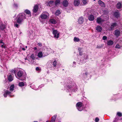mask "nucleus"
<instances>
[{"instance_id": "obj_49", "label": "nucleus", "mask_w": 122, "mask_h": 122, "mask_svg": "<svg viewBox=\"0 0 122 122\" xmlns=\"http://www.w3.org/2000/svg\"><path fill=\"white\" fill-rule=\"evenodd\" d=\"M85 74L86 76H87L88 74V73L87 72H86Z\"/></svg>"}, {"instance_id": "obj_19", "label": "nucleus", "mask_w": 122, "mask_h": 122, "mask_svg": "<svg viewBox=\"0 0 122 122\" xmlns=\"http://www.w3.org/2000/svg\"><path fill=\"white\" fill-rule=\"evenodd\" d=\"M98 3L102 7H105V4L101 0H99Z\"/></svg>"}, {"instance_id": "obj_34", "label": "nucleus", "mask_w": 122, "mask_h": 122, "mask_svg": "<svg viewBox=\"0 0 122 122\" xmlns=\"http://www.w3.org/2000/svg\"><path fill=\"white\" fill-rule=\"evenodd\" d=\"M118 119V118L117 117H116L115 118L113 122H117Z\"/></svg>"}, {"instance_id": "obj_58", "label": "nucleus", "mask_w": 122, "mask_h": 122, "mask_svg": "<svg viewBox=\"0 0 122 122\" xmlns=\"http://www.w3.org/2000/svg\"><path fill=\"white\" fill-rule=\"evenodd\" d=\"M94 1H95L96 0H93Z\"/></svg>"}, {"instance_id": "obj_42", "label": "nucleus", "mask_w": 122, "mask_h": 122, "mask_svg": "<svg viewBox=\"0 0 122 122\" xmlns=\"http://www.w3.org/2000/svg\"><path fill=\"white\" fill-rule=\"evenodd\" d=\"M107 37L106 36H104L102 37V39L103 40H107Z\"/></svg>"}, {"instance_id": "obj_21", "label": "nucleus", "mask_w": 122, "mask_h": 122, "mask_svg": "<svg viewBox=\"0 0 122 122\" xmlns=\"http://www.w3.org/2000/svg\"><path fill=\"white\" fill-rule=\"evenodd\" d=\"M57 117L56 115H54L51 117V122H55V120Z\"/></svg>"}, {"instance_id": "obj_16", "label": "nucleus", "mask_w": 122, "mask_h": 122, "mask_svg": "<svg viewBox=\"0 0 122 122\" xmlns=\"http://www.w3.org/2000/svg\"><path fill=\"white\" fill-rule=\"evenodd\" d=\"M120 14L119 12H115L114 13V15L116 18H118Z\"/></svg>"}, {"instance_id": "obj_10", "label": "nucleus", "mask_w": 122, "mask_h": 122, "mask_svg": "<svg viewBox=\"0 0 122 122\" xmlns=\"http://www.w3.org/2000/svg\"><path fill=\"white\" fill-rule=\"evenodd\" d=\"M96 30L97 32H100L102 31V28L99 25H97L96 28Z\"/></svg>"}, {"instance_id": "obj_26", "label": "nucleus", "mask_w": 122, "mask_h": 122, "mask_svg": "<svg viewBox=\"0 0 122 122\" xmlns=\"http://www.w3.org/2000/svg\"><path fill=\"white\" fill-rule=\"evenodd\" d=\"M81 49L82 48H78V49L79 52V55L81 56L82 54V52L81 51Z\"/></svg>"}, {"instance_id": "obj_18", "label": "nucleus", "mask_w": 122, "mask_h": 122, "mask_svg": "<svg viewBox=\"0 0 122 122\" xmlns=\"http://www.w3.org/2000/svg\"><path fill=\"white\" fill-rule=\"evenodd\" d=\"M107 45L109 46H112L113 44V42L111 40L107 41Z\"/></svg>"}, {"instance_id": "obj_43", "label": "nucleus", "mask_w": 122, "mask_h": 122, "mask_svg": "<svg viewBox=\"0 0 122 122\" xmlns=\"http://www.w3.org/2000/svg\"><path fill=\"white\" fill-rule=\"evenodd\" d=\"M99 120V119L98 117H97L95 119V121L96 122H98Z\"/></svg>"}, {"instance_id": "obj_2", "label": "nucleus", "mask_w": 122, "mask_h": 122, "mask_svg": "<svg viewBox=\"0 0 122 122\" xmlns=\"http://www.w3.org/2000/svg\"><path fill=\"white\" fill-rule=\"evenodd\" d=\"M15 76L17 78L21 81L24 80L26 78V76L23 75L22 72L21 71H18L16 74H15Z\"/></svg>"}, {"instance_id": "obj_28", "label": "nucleus", "mask_w": 122, "mask_h": 122, "mask_svg": "<svg viewBox=\"0 0 122 122\" xmlns=\"http://www.w3.org/2000/svg\"><path fill=\"white\" fill-rule=\"evenodd\" d=\"M14 85H11L10 87V91H13L14 89Z\"/></svg>"}, {"instance_id": "obj_54", "label": "nucleus", "mask_w": 122, "mask_h": 122, "mask_svg": "<svg viewBox=\"0 0 122 122\" xmlns=\"http://www.w3.org/2000/svg\"><path fill=\"white\" fill-rule=\"evenodd\" d=\"M46 122H49L48 121H47Z\"/></svg>"}, {"instance_id": "obj_33", "label": "nucleus", "mask_w": 122, "mask_h": 122, "mask_svg": "<svg viewBox=\"0 0 122 122\" xmlns=\"http://www.w3.org/2000/svg\"><path fill=\"white\" fill-rule=\"evenodd\" d=\"M74 40L75 42H78L79 41L80 39L76 37H75L74 39Z\"/></svg>"}, {"instance_id": "obj_41", "label": "nucleus", "mask_w": 122, "mask_h": 122, "mask_svg": "<svg viewBox=\"0 0 122 122\" xmlns=\"http://www.w3.org/2000/svg\"><path fill=\"white\" fill-rule=\"evenodd\" d=\"M5 92L7 93L8 95H10V96L11 97V96H10V95L11 94V92L7 90Z\"/></svg>"}, {"instance_id": "obj_11", "label": "nucleus", "mask_w": 122, "mask_h": 122, "mask_svg": "<svg viewBox=\"0 0 122 122\" xmlns=\"http://www.w3.org/2000/svg\"><path fill=\"white\" fill-rule=\"evenodd\" d=\"M62 4L64 6L67 7L68 4V1L66 0H64Z\"/></svg>"}, {"instance_id": "obj_31", "label": "nucleus", "mask_w": 122, "mask_h": 122, "mask_svg": "<svg viewBox=\"0 0 122 122\" xmlns=\"http://www.w3.org/2000/svg\"><path fill=\"white\" fill-rule=\"evenodd\" d=\"M72 87V86L71 85H67L66 86V88L67 89H71Z\"/></svg>"}, {"instance_id": "obj_50", "label": "nucleus", "mask_w": 122, "mask_h": 122, "mask_svg": "<svg viewBox=\"0 0 122 122\" xmlns=\"http://www.w3.org/2000/svg\"><path fill=\"white\" fill-rule=\"evenodd\" d=\"M37 48L36 47H35L34 48V50H37Z\"/></svg>"}, {"instance_id": "obj_40", "label": "nucleus", "mask_w": 122, "mask_h": 122, "mask_svg": "<svg viewBox=\"0 0 122 122\" xmlns=\"http://www.w3.org/2000/svg\"><path fill=\"white\" fill-rule=\"evenodd\" d=\"M87 0H83L82 2L85 5L87 4Z\"/></svg>"}, {"instance_id": "obj_1", "label": "nucleus", "mask_w": 122, "mask_h": 122, "mask_svg": "<svg viewBox=\"0 0 122 122\" xmlns=\"http://www.w3.org/2000/svg\"><path fill=\"white\" fill-rule=\"evenodd\" d=\"M26 15L24 13H20L18 15L15 19L16 21L14 23L15 26L17 28L19 27V25L21 24L24 20L26 18Z\"/></svg>"}, {"instance_id": "obj_27", "label": "nucleus", "mask_w": 122, "mask_h": 122, "mask_svg": "<svg viewBox=\"0 0 122 122\" xmlns=\"http://www.w3.org/2000/svg\"><path fill=\"white\" fill-rule=\"evenodd\" d=\"M38 56L39 58L42 57L43 56L42 52H39L38 54Z\"/></svg>"}, {"instance_id": "obj_36", "label": "nucleus", "mask_w": 122, "mask_h": 122, "mask_svg": "<svg viewBox=\"0 0 122 122\" xmlns=\"http://www.w3.org/2000/svg\"><path fill=\"white\" fill-rule=\"evenodd\" d=\"M10 72H11L12 73H14L15 74H16V70H15V69L14 70H11L10 71Z\"/></svg>"}, {"instance_id": "obj_32", "label": "nucleus", "mask_w": 122, "mask_h": 122, "mask_svg": "<svg viewBox=\"0 0 122 122\" xmlns=\"http://www.w3.org/2000/svg\"><path fill=\"white\" fill-rule=\"evenodd\" d=\"M60 0H56L55 2V5H56L58 4H59L60 3Z\"/></svg>"}, {"instance_id": "obj_30", "label": "nucleus", "mask_w": 122, "mask_h": 122, "mask_svg": "<svg viewBox=\"0 0 122 122\" xmlns=\"http://www.w3.org/2000/svg\"><path fill=\"white\" fill-rule=\"evenodd\" d=\"M57 61L56 60H55L53 62V66L54 67H56L57 65Z\"/></svg>"}, {"instance_id": "obj_56", "label": "nucleus", "mask_w": 122, "mask_h": 122, "mask_svg": "<svg viewBox=\"0 0 122 122\" xmlns=\"http://www.w3.org/2000/svg\"><path fill=\"white\" fill-rule=\"evenodd\" d=\"M1 36V35L0 34V37Z\"/></svg>"}, {"instance_id": "obj_29", "label": "nucleus", "mask_w": 122, "mask_h": 122, "mask_svg": "<svg viewBox=\"0 0 122 122\" xmlns=\"http://www.w3.org/2000/svg\"><path fill=\"white\" fill-rule=\"evenodd\" d=\"M19 86L20 87L23 86H24V84L23 82H20L19 83Z\"/></svg>"}, {"instance_id": "obj_22", "label": "nucleus", "mask_w": 122, "mask_h": 122, "mask_svg": "<svg viewBox=\"0 0 122 122\" xmlns=\"http://www.w3.org/2000/svg\"><path fill=\"white\" fill-rule=\"evenodd\" d=\"M54 3V1L52 0H51L49 1L47 5V6H51L52 5H53V3Z\"/></svg>"}, {"instance_id": "obj_45", "label": "nucleus", "mask_w": 122, "mask_h": 122, "mask_svg": "<svg viewBox=\"0 0 122 122\" xmlns=\"http://www.w3.org/2000/svg\"><path fill=\"white\" fill-rule=\"evenodd\" d=\"M39 46H42V43H37V44Z\"/></svg>"}, {"instance_id": "obj_9", "label": "nucleus", "mask_w": 122, "mask_h": 122, "mask_svg": "<svg viewBox=\"0 0 122 122\" xmlns=\"http://www.w3.org/2000/svg\"><path fill=\"white\" fill-rule=\"evenodd\" d=\"M114 32L115 35L117 37H118L120 36V32L119 30H115Z\"/></svg>"}, {"instance_id": "obj_20", "label": "nucleus", "mask_w": 122, "mask_h": 122, "mask_svg": "<svg viewBox=\"0 0 122 122\" xmlns=\"http://www.w3.org/2000/svg\"><path fill=\"white\" fill-rule=\"evenodd\" d=\"M49 22L51 23L52 24H55L56 23V20L54 19H50L49 20Z\"/></svg>"}, {"instance_id": "obj_35", "label": "nucleus", "mask_w": 122, "mask_h": 122, "mask_svg": "<svg viewBox=\"0 0 122 122\" xmlns=\"http://www.w3.org/2000/svg\"><path fill=\"white\" fill-rule=\"evenodd\" d=\"M2 44H3L1 45V47L4 49H5L6 48V45L4 43Z\"/></svg>"}, {"instance_id": "obj_12", "label": "nucleus", "mask_w": 122, "mask_h": 122, "mask_svg": "<svg viewBox=\"0 0 122 122\" xmlns=\"http://www.w3.org/2000/svg\"><path fill=\"white\" fill-rule=\"evenodd\" d=\"M122 2H119L116 5L117 8L118 9H120L122 7Z\"/></svg>"}, {"instance_id": "obj_15", "label": "nucleus", "mask_w": 122, "mask_h": 122, "mask_svg": "<svg viewBox=\"0 0 122 122\" xmlns=\"http://www.w3.org/2000/svg\"><path fill=\"white\" fill-rule=\"evenodd\" d=\"M74 3L75 5L78 6L80 3L79 0H75L74 2Z\"/></svg>"}, {"instance_id": "obj_6", "label": "nucleus", "mask_w": 122, "mask_h": 122, "mask_svg": "<svg viewBox=\"0 0 122 122\" xmlns=\"http://www.w3.org/2000/svg\"><path fill=\"white\" fill-rule=\"evenodd\" d=\"M40 16L41 18L42 19H46L48 17V16L47 15L44 14L43 13Z\"/></svg>"}, {"instance_id": "obj_57", "label": "nucleus", "mask_w": 122, "mask_h": 122, "mask_svg": "<svg viewBox=\"0 0 122 122\" xmlns=\"http://www.w3.org/2000/svg\"><path fill=\"white\" fill-rule=\"evenodd\" d=\"M58 122H61L60 121H58Z\"/></svg>"}, {"instance_id": "obj_25", "label": "nucleus", "mask_w": 122, "mask_h": 122, "mask_svg": "<svg viewBox=\"0 0 122 122\" xmlns=\"http://www.w3.org/2000/svg\"><path fill=\"white\" fill-rule=\"evenodd\" d=\"M61 13L60 10H57L56 11L55 13V14L56 15H58L59 14H60Z\"/></svg>"}, {"instance_id": "obj_38", "label": "nucleus", "mask_w": 122, "mask_h": 122, "mask_svg": "<svg viewBox=\"0 0 122 122\" xmlns=\"http://www.w3.org/2000/svg\"><path fill=\"white\" fill-rule=\"evenodd\" d=\"M117 115L119 117H121L122 116V114L121 112H118L117 113Z\"/></svg>"}, {"instance_id": "obj_37", "label": "nucleus", "mask_w": 122, "mask_h": 122, "mask_svg": "<svg viewBox=\"0 0 122 122\" xmlns=\"http://www.w3.org/2000/svg\"><path fill=\"white\" fill-rule=\"evenodd\" d=\"M30 57L33 60H34L35 59V57L34 54H32L30 56Z\"/></svg>"}, {"instance_id": "obj_44", "label": "nucleus", "mask_w": 122, "mask_h": 122, "mask_svg": "<svg viewBox=\"0 0 122 122\" xmlns=\"http://www.w3.org/2000/svg\"><path fill=\"white\" fill-rule=\"evenodd\" d=\"M14 7L15 8H17L18 7V5L17 4H14Z\"/></svg>"}, {"instance_id": "obj_17", "label": "nucleus", "mask_w": 122, "mask_h": 122, "mask_svg": "<svg viewBox=\"0 0 122 122\" xmlns=\"http://www.w3.org/2000/svg\"><path fill=\"white\" fill-rule=\"evenodd\" d=\"M27 14L29 15V16H31V14L30 12V10L27 9L25 10L24 11Z\"/></svg>"}, {"instance_id": "obj_46", "label": "nucleus", "mask_w": 122, "mask_h": 122, "mask_svg": "<svg viewBox=\"0 0 122 122\" xmlns=\"http://www.w3.org/2000/svg\"><path fill=\"white\" fill-rule=\"evenodd\" d=\"M36 70L37 71H40V69H39L38 67H37L36 68Z\"/></svg>"}, {"instance_id": "obj_8", "label": "nucleus", "mask_w": 122, "mask_h": 122, "mask_svg": "<svg viewBox=\"0 0 122 122\" xmlns=\"http://www.w3.org/2000/svg\"><path fill=\"white\" fill-rule=\"evenodd\" d=\"M38 5H36L34 6L33 9V11L34 13H36L38 11Z\"/></svg>"}, {"instance_id": "obj_52", "label": "nucleus", "mask_w": 122, "mask_h": 122, "mask_svg": "<svg viewBox=\"0 0 122 122\" xmlns=\"http://www.w3.org/2000/svg\"><path fill=\"white\" fill-rule=\"evenodd\" d=\"M73 63L74 64H76V62L75 61H74L73 62Z\"/></svg>"}, {"instance_id": "obj_51", "label": "nucleus", "mask_w": 122, "mask_h": 122, "mask_svg": "<svg viewBox=\"0 0 122 122\" xmlns=\"http://www.w3.org/2000/svg\"><path fill=\"white\" fill-rule=\"evenodd\" d=\"M22 50L24 51H25V49L24 48H23L22 49Z\"/></svg>"}, {"instance_id": "obj_5", "label": "nucleus", "mask_w": 122, "mask_h": 122, "mask_svg": "<svg viewBox=\"0 0 122 122\" xmlns=\"http://www.w3.org/2000/svg\"><path fill=\"white\" fill-rule=\"evenodd\" d=\"M105 20L104 19H102L100 17H97V22L98 24H100Z\"/></svg>"}, {"instance_id": "obj_47", "label": "nucleus", "mask_w": 122, "mask_h": 122, "mask_svg": "<svg viewBox=\"0 0 122 122\" xmlns=\"http://www.w3.org/2000/svg\"><path fill=\"white\" fill-rule=\"evenodd\" d=\"M4 97H7V95H6V92H5V93L4 94Z\"/></svg>"}, {"instance_id": "obj_3", "label": "nucleus", "mask_w": 122, "mask_h": 122, "mask_svg": "<svg viewBox=\"0 0 122 122\" xmlns=\"http://www.w3.org/2000/svg\"><path fill=\"white\" fill-rule=\"evenodd\" d=\"M82 103L81 102H79L77 103L76 104V106L77 109L79 111H81L83 109V106Z\"/></svg>"}, {"instance_id": "obj_23", "label": "nucleus", "mask_w": 122, "mask_h": 122, "mask_svg": "<svg viewBox=\"0 0 122 122\" xmlns=\"http://www.w3.org/2000/svg\"><path fill=\"white\" fill-rule=\"evenodd\" d=\"M8 79L9 81L10 82L13 80L12 76L11 74L10 75L8 76Z\"/></svg>"}, {"instance_id": "obj_7", "label": "nucleus", "mask_w": 122, "mask_h": 122, "mask_svg": "<svg viewBox=\"0 0 122 122\" xmlns=\"http://www.w3.org/2000/svg\"><path fill=\"white\" fill-rule=\"evenodd\" d=\"M117 25V23L114 22L111 25L110 29V30H112L114 29V27L116 26Z\"/></svg>"}, {"instance_id": "obj_48", "label": "nucleus", "mask_w": 122, "mask_h": 122, "mask_svg": "<svg viewBox=\"0 0 122 122\" xmlns=\"http://www.w3.org/2000/svg\"><path fill=\"white\" fill-rule=\"evenodd\" d=\"M3 41L2 40H0V43L2 44L4 42H3Z\"/></svg>"}, {"instance_id": "obj_4", "label": "nucleus", "mask_w": 122, "mask_h": 122, "mask_svg": "<svg viewBox=\"0 0 122 122\" xmlns=\"http://www.w3.org/2000/svg\"><path fill=\"white\" fill-rule=\"evenodd\" d=\"M52 33L54 35V37L56 39L58 38L59 37L60 33L57 30H53Z\"/></svg>"}, {"instance_id": "obj_14", "label": "nucleus", "mask_w": 122, "mask_h": 122, "mask_svg": "<svg viewBox=\"0 0 122 122\" xmlns=\"http://www.w3.org/2000/svg\"><path fill=\"white\" fill-rule=\"evenodd\" d=\"M84 22V19L82 17H80L78 20V23L80 24H82Z\"/></svg>"}, {"instance_id": "obj_39", "label": "nucleus", "mask_w": 122, "mask_h": 122, "mask_svg": "<svg viewBox=\"0 0 122 122\" xmlns=\"http://www.w3.org/2000/svg\"><path fill=\"white\" fill-rule=\"evenodd\" d=\"M121 46L119 44H117L115 48L118 49H120L121 48Z\"/></svg>"}, {"instance_id": "obj_55", "label": "nucleus", "mask_w": 122, "mask_h": 122, "mask_svg": "<svg viewBox=\"0 0 122 122\" xmlns=\"http://www.w3.org/2000/svg\"><path fill=\"white\" fill-rule=\"evenodd\" d=\"M27 46H25V48H27Z\"/></svg>"}, {"instance_id": "obj_13", "label": "nucleus", "mask_w": 122, "mask_h": 122, "mask_svg": "<svg viewBox=\"0 0 122 122\" xmlns=\"http://www.w3.org/2000/svg\"><path fill=\"white\" fill-rule=\"evenodd\" d=\"M88 19L89 20L92 21L94 20V17L93 15L91 14L88 16Z\"/></svg>"}, {"instance_id": "obj_24", "label": "nucleus", "mask_w": 122, "mask_h": 122, "mask_svg": "<svg viewBox=\"0 0 122 122\" xmlns=\"http://www.w3.org/2000/svg\"><path fill=\"white\" fill-rule=\"evenodd\" d=\"M5 27L4 25L1 24L0 26V30H3L5 29Z\"/></svg>"}, {"instance_id": "obj_53", "label": "nucleus", "mask_w": 122, "mask_h": 122, "mask_svg": "<svg viewBox=\"0 0 122 122\" xmlns=\"http://www.w3.org/2000/svg\"><path fill=\"white\" fill-rule=\"evenodd\" d=\"M6 92V94L7 95H8L7 93Z\"/></svg>"}]
</instances>
